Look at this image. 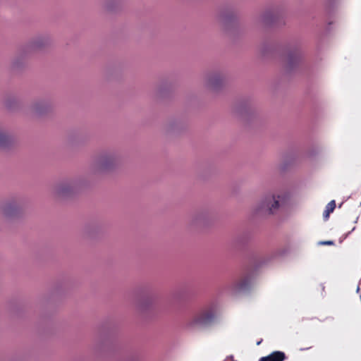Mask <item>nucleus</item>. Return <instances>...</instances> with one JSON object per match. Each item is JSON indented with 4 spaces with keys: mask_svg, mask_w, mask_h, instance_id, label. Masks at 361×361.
<instances>
[{
    "mask_svg": "<svg viewBox=\"0 0 361 361\" xmlns=\"http://www.w3.org/2000/svg\"><path fill=\"white\" fill-rule=\"evenodd\" d=\"M214 318L212 309L204 310L197 314L191 322L192 326H206L212 323Z\"/></svg>",
    "mask_w": 361,
    "mask_h": 361,
    "instance_id": "obj_1",
    "label": "nucleus"
},
{
    "mask_svg": "<svg viewBox=\"0 0 361 361\" xmlns=\"http://www.w3.org/2000/svg\"><path fill=\"white\" fill-rule=\"evenodd\" d=\"M286 354L282 351H274L267 356L262 357L259 361H284Z\"/></svg>",
    "mask_w": 361,
    "mask_h": 361,
    "instance_id": "obj_2",
    "label": "nucleus"
},
{
    "mask_svg": "<svg viewBox=\"0 0 361 361\" xmlns=\"http://www.w3.org/2000/svg\"><path fill=\"white\" fill-rule=\"evenodd\" d=\"M250 282L249 277L244 276L235 284V289L237 290H247L249 288Z\"/></svg>",
    "mask_w": 361,
    "mask_h": 361,
    "instance_id": "obj_3",
    "label": "nucleus"
},
{
    "mask_svg": "<svg viewBox=\"0 0 361 361\" xmlns=\"http://www.w3.org/2000/svg\"><path fill=\"white\" fill-rule=\"evenodd\" d=\"M271 200H273V203L271 204V207H269L271 197L266 199L265 202H264V205L269 207V212L273 214L275 212V210L279 208V200L276 199V197L274 195L271 197Z\"/></svg>",
    "mask_w": 361,
    "mask_h": 361,
    "instance_id": "obj_4",
    "label": "nucleus"
},
{
    "mask_svg": "<svg viewBox=\"0 0 361 361\" xmlns=\"http://www.w3.org/2000/svg\"><path fill=\"white\" fill-rule=\"evenodd\" d=\"M335 208H336V202H335V200H331L326 206V209L323 214L324 217L325 219H328L329 216V214L334 212Z\"/></svg>",
    "mask_w": 361,
    "mask_h": 361,
    "instance_id": "obj_5",
    "label": "nucleus"
},
{
    "mask_svg": "<svg viewBox=\"0 0 361 361\" xmlns=\"http://www.w3.org/2000/svg\"><path fill=\"white\" fill-rule=\"evenodd\" d=\"M8 142V137L5 134L0 132V147L5 146Z\"/></svg>",
    "mask_w": 361,
    "mask_h": 361,
    "instance_id": "obj_6",
    "label": "nucleus"
},
{
    "mask_svg": "<svg viewBox=\"0 0 361 361\" xmlns=\"http://www.w3.org/2000/svg\"><path fill=\"white\" fill-rule=\"evenodd\" d=\"M324 244H326V245H331L333 244V242L331 241H327V242H325Z\"/></svg>",
    "mask_w": 361,
    "mask_h": 361,
    "instance_id": "obj_7",
    "label": "nucleus"
},
{
    "mask_svg": "<svg viewBox=\"0 0 361 361\" xmlns=\"http://www.w3.org/2000/svg\"><path fill=\"white\" fill-rule=\"evenodd\" d=\"M356 291H357V293H358L360 291V287L359 286L357 288Z\"/></svg>",
    "mask_w": 361,
    "mask_h": 361,
    "instance_id": "obj_8",
    "label": "nucleus"
}]
</instances>
